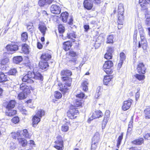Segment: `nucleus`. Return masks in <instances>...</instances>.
<instances>
[{"label":"nucleus","mask_w":150,"mask_h":150,"mask_svg":"<svg viewBox=\"0 0 150 150\" xmlns=\"http://www.w3.org/2000/svg\"><path fill=\"white\" fill-rule=\"evenodd\" d=\"M21 135H23L25 137L30 139V138L31 135L30 134L27 129H24L20 132Z\"/></svg>","instance_id":"obj_20"},{"label":"nucleus","mask_w":150,"mask_h":150,"mask_svg":"<svg viewBox=\"0 0 150 150\" xmlns=\"http://www.w3.org/2000/svg\"><path fill=\"white\" fill-rule=\"evenodd\" d=\"M146 42V40H144V41L140 40L139 42L138 47L140 48L142 47L143 49H146L147 45Z\"/></svg>","instance_id":"obj_25"},{"label":"nucleus","mask_w":150,"mask_h":150,"mask_svg":"<svg viewBox=\"0 0 150 150\" xmlns=\"http://www.w3.org/2000/svg\"><path fill=\"white\" fill-rule=\"evenodd\" d=\"M139 33H140V36H141L145 35V34L144 32V30H143L142 28H140L139 29Z\"/></svg>","instance_id":"obj_57"},{"label":"nucleus","mask_w":150,"mask_h":150,"mask_svg":"<svg viewBox=\"0 0 150 150\" xmlns=\"http://www.w3.org/2000/svg\"><path fill=\"white\" fill-rule=\"evenodd\" d=\"M17 71L16 69H11L8 72V74L10 75H15L17 73Z\"/></svg>","instance_id":"obj_44"},{"label":"nucleus","mask_w":150,"mask_h":150,"mask_svg":"<svg viewBox=\"0 0 150 150\" xmlns=\"http://www.w3.org/2000/svg\"><path fill=\"white\" fill-rule=\"evenodd\" d=\"M68 16V13L66 12H65L61 13L60 18H62V21L66 23L67 22Z\"/></svg>","instance_id":"obj_24"},{"label":"nucleus","mask_w":150,"mask_h":150,"mask_svg":"<svg viewBox=\"0 0 150 150\" xmlns=\"http://www.w3.org/2000/svg\"><path fill=\"white\" fill-rule=\"evenodd\" d=\"M99 136L98 133H96L92 139V142L91 143V150H95L99 141Z\"/></svg>","instance_id":"obj_7"},{"label":"nucleus","mask_w":150,"mask_h":150,"mask_svg":"<svg viewBox=\"0 0 150 150\" xmlns=\"http://www.w3.org/2000/svg\"><path fill=\"white\" fill-rule=\"evenodd\" d=\"M77 98L78 99H76L77 102L79 103H82L81 102H80L81 101V99H82L84 97V94L83 93H81L80 94H78L76 96Z\"/></svg>","instance_id":"obj_37"},{"label":"nucleus","mask_w":150,"mask_h":150,"mask_svg":"<svg viewBox=\"0 0 150 150\" xmlns=\"http://www.w3.org/2000/svg\"><path fill=\"white\" fill-rule=\"evenodd\" d=\"M28 34L26 32H25L22 33L21 35V40L23 41H26L28 39Z\"/></svg>","instance_id":"obj_41"},{"label":"nucleus","mask_w":150,"mask_h":150,"mask_svg":"<svg viewBox=\"0 0 150 150\" xmlns=\"http://www.w3.org/2000/svg\"><path fill=\"white\" fill-rule=\"evenodd\" d=\"M137 69L139 73L144 74L146 72V68L142 62H140L137 64Z\"/></svg>","instance_id":"obj_9"},{"label":"nucleus","mask_w":150,"mask_h":150,"mask_svg":"<svg viewBox=\"0 0 150 150\" xmlns=\"http://www.w3.org/2000/svg\"><path fill=\"white\" fill-rule=\"evenodd\" d=\"M120 61H122L123 62L126 58V56L125 53L124 52H121L120 54Z\"/></svg>","instance_id":"obj_50"},{"label":"nucleus","mask_w":150,"mask_h":150,"mask_svg":"<svg viewBox=\"0 0 150 150\" xmlns=\"http://www.w3.org/2000/svg\"><path fill=\"white\" fill-rule=\"evenodd\" d=\"M12 136L13 139H17L19 144L22 146L25 147L27 145V141L24 138H21V136L19 131L16 132L12 133Z\"/></svg>","instance_id":"obj_3"},{"label":"nucleus","mask_w":150,"mask_h":150,"mask_svg":"<svg viewBox=\"0 0 150 150\" xmlns=\"http://www.w3.org/2000/svg\"><path fill=\"white\" fill-rule=\"evenodd\" d=\"M22 50L25 53H28L29 52V49L28 45L26 44L22 45Z\"/></svg>","instance_id":"obj_33"},{"label":"nucleus","mask_w":150,"mask_h":150,"mask_svg":"<svg viewBox=\"0 0 150 150\" xmlns=\"http://www.w3.org/2000/svg\"><path fill=\"white\" fill-rule=\"evenodd\" d=\"M63 140L61 137L58 136L57 137V140L55 142V145L54 147L57 149L62 150L63 149Z\"/></svg>","instance_id":"obj_6"},{"label":"nucleus","mask_w":150,"mask_h":150,"mask_svg":"<svg viewBox=\"0 0 150 150\" xmlns=\"http://www.w3.org/2000/svg\"><path fill=\"white\" fill-rule=\"evenodd\" d=\"M118 24L120 25H122V22L124 21L123 14L118 13Z\"/></svg>","instance_id":"obj_31"},{"label":"nucleus","mask_w":150,"mask_h":150,"mask_svg":"<svg viewBox=\"0 0 150 150\" xmlns=\"http://www.w3.org/2000/svg\"><path fill=\"white\" fill-rule=\"evenodd\" d=\"M20 89L23 91V92L27 94H29L30 92V89L31 87L28 86L25 83H23L20 85Z\"/></svg>","instance_id":"obj_10"},{"label":"nucleus","mask_w":150,"mask_h":150,"mask_svg":"<svg viewBox=\"0 0 150 150\" xmlns=\"http://www.w3.org/2000/svg\"><path fill=\"white\" fill-rule=\"evenodd\" d=\"M17 147V145L13 143H11L10 147L12 149H16Z\"/></svg>","instance_id":"obj_58"},{"label":"nucleus","mask_w":150,"mask_h":150,"mask_svg":"<svg viewBox=\"0 0 150 150\" xmlns=\"http://www.w3.org/2000/svg\"><path fill=\"white\" fill-rule=\"evenodd\" d=\"M28 94L22 92L18 95L17 97L20 100L24 99L27 97Z\"/></svg>","instance_id":"obj_32"},{"label":"nucleus","mask_w":150,"mask_h":150,"mask_svg":"<svg viewBox=\"0 0 150 150\" xmlns=\"http://www.w3.org/2000/svg\"><path fill=\"white\" fill-rule=\"evenodd\" d=\"M112 75H107L105 76L103 79V83L104 84L107 85L108 83L110 82L112 78Z\"/></svg>","instance_id":"obj_17"},{"label":"nucleus","mask_w":150,"mask_h":150,"mask_svg":"<svg viewBox=\"0 0 150 150\" xmlns=\"http://www.w3.org/2000/svg\"><path fill=\"white\" fill-rule=\"evenodd\" d=\"M72 74L71 71L69 70L62 71L61 73L62 76H65L62 77V79L63 81V84L62 87H60V90L63 94H65L68 91L69 88L67 87L71 86L72 79L69 76Z\"/></svg>","instance_id":"obj_1"},{"label":"nucleus","mask_w":150,"mask_h":150,"mask_svg":"<svg viewBox=\"0 0 150 150\" xmlns=\"http://www.w3.org/2000/svg\"><path fill=\"white\" fill-rule=\"evenodd\" d=\"M150 2V0H139V4L143 8H145Z\"/></svg>","instance_id":"obj_18"},{"label":"nucleus","mask_w":150,"mask_h":150,"mask_svg":"<svg viewBox=\"0 0 150 150\" xmlns=\"http://www.w3.org/2000/svg\"><path fill=\"white\" fill-rule=\"evenodd\" d=\"M69 54L70 56L74 58H76V57L77 56V54L76 53L73 51H70L69 52Z\"/></svg>","instance_id":"obj_49"},{"label":"nucleus","mask_w":150,"mask_h":150,"mask_svg":"<svg viewBox=\"0 0 150 150\" xmlns=\"http://www.w3.org/2000/svg\"><path fill=\"white\" fill-rule=\"evenodd\" d=\"M71 104L70 108L67 112L68 117L71 119L76 118L79 114L78 109L80 108L82 104Z\"/></svg>","instance_id":"obj_2"},{"label":"nucleus","mask_w":150,"mask_h":150,"mask_svg":"<svg viewBox=\"0 0 150 150\" xmlns=\"http://www.w3.org/2000/svg\"><path fill=\"white\" fill-rule=\"evenodd\" d=\"M63 48L65 51L69 50L71 46V43L69 41L64 42L63 44Z\"/></svg>","instance_id":"obj_22"},{"label":"nucleus","mask_w":150,"mask_h":150,"mask_svg":"<svg viewBox=\"0 0 150 150\" xmlns=\"http://www.w3.org/2000/svg\"><path fill=\"white\" fill-rule=\"evenodd\" d=\"M144 139L142 138L134 140L132 142V143L136 145H140L143 143Z\"/></svg>","instance_id":"obj_30"},{"label":"nucleus","mask_w":150,"mask_h":150,"mask_svg":"<svg viewBox=\"0 0 150 150\" xmlns=\"http://www.w3.org/2000/svg\"><path fill=\"white\" fill-rule=\"evenodd\" d=\"M27 28L29 31L32 32L33 28V23H29L27 26Z\"/></svg>","instance_id":"obj_48"},{"label":"nucleus","mask_w":150,"mask_h":150,"mask_svg":"<svg viewBox=\"0 0 150 150\" xmlns=\"http://www.w3.org/2000/svg\"><path fill=\"white\" fill-rule=\"evenodd\" d=\"M144 137L145 139H148L150 137V133H147L144 136Z\"/></svg>","instance_id":"obj_63"},{"label":"nucleus","mask_w":150,"mask_h":150,"mask_svg":"<svg viewBox=\"0 0 150 150\" xmlns=\"http://www.w3.org/2000/svg\"><path fill=\"white\" fill-rule=\"evenodd\" d=\"M120 62L118 64L117 67V69H119L120 68L123 63V62L122 61H120Z\"/></svg>","instance_id":"obj_60"},{"label":"nucleus","mask_w":150,"mask_h":150,"mask_svg":"<svg viewBox=\"0 0 150 150\" xmlns=\"http://www.w3.org/2000/svg\"><path fill=\"white\" fill-rule=\"evenodd\" d=\"M100 88H98L97 90H96V92L95 95V97L96 98H98L100 96V94L99 93L100 91Z\"/></svg>","instance_id":"obj_55"},{"label":"nucleus","mask_w":150,"mask_h":150,"mask_svg":"<svg viewBox=\"0 0 150 150\" xmlns=\"http://www.w3.org/2000/svg\"><path fill=\"white\" fill-rule=\"evenodd\" d=\"M58 30L59 33H63L64 31V28L62 25H60L58 27Z\"/></svg>","instance_id":"obj_47"},{"label":"nucleus","mask_w":150,"mask_h":150,"mask_svg":"<svg viewBox=\"0 0 150 150\" xmlns=\"http://www.w3.org/2000/svg\"><path fill=\"white\" fill-rule=\"evenodd\" d=\"M123 134L122 133L121 135H120L117 139V148H119L120 146V145L121 143V142L122 140L123 139Z\"/></svg>","instance_id":"obj_39"},{"label":"nucleus","mask_w":150,"mask_h":150,"mask_svg":"<svg viewBox=\"0 0 150 150\" xmlns=\"http://www.w3.org/2000/svg\"><path fill=\"white\" fill-rule=\"evenodd\" d=\"M51 56L48 53H44L42 54L41 56L42 61L47 62L51 58Z\"/></svg>","instance_id":"obj_16"},{"label":"nucleus","mask_w":150,"mask_h":150,"mask_svg":"<svg viewBox=\"0 0 150 150\" xmlns=\"http://www.w3.org/2000/svg\"><path fill=\"white\" fill-rule=\"evenodd\" d=\"M76 58H74L71 60H69V62L72 65H74L76 64Z\"/></svg>","instance_id":"obj_54"},{"label":"nucleus","mask_w":150,"mask_h":150,"mask_svg":"<svg viewBox=\"0 0 150 150\" xmlns=\"http://www.w3.org/2000/svg\"><path fill=\"white\" fill-rule=\"evenodd\" d=\"M13 60L14 63L16 64H18L22 61L23 58L22 57L18 56L14 57L13 59Z\"/></svg>","instance_id":"obj_28"},{"label":"nucleus","mask_w":150,"mask_h":150,"mask_svg":"<svg viewBox=\"0 0 150 150\" xmlns=\"http://www.w3.org/2000/svg\"><path fill=\"white\" fill-rule=\"evenodd\" d=\"M124 9L123 4H119L118 8V13L120 14H124Z\"/></svg>","instance_id":"obj_34"},{"label":"nucleus","mask_w":150,"mask_h":150,"mask_svg":"<svg viewBox=\"0 0 150 150\" xmlns=\"http://www.w3.org/2000/svg\"><path fill=\"white\" fill-rule=\"evenodd\" d=\"M109 118V117H107L105 116L103 122L104 123H107Z\"/></svg>","instance_id":"obj_62"},{"label":"nucleus","mask_w":150,"mask_h":150,"mask_svg":"<svg viewBox=\"0 0 150 150\" xmlns=\"http://www.w3.org/2000/svg\"><path fill=\"white\" fill-rule=\"evenodd\" d=\"M103 113L100 110L95 111L93 113L91 117L88 118V121L89 122L94 119L99 118L101 117Z\"/></svg>","instance_id":"obj_12"},{"label":"nucleus","mask_w":150,"mask_h":150,"mask_svg":"<svg viewBox=\"0 0 150 150\" xmlns=\"http://www.w3.org/2000/svg\"><path fill=\"white\" fill-rule=\"evenodd\" d=\"M51 12L55 14H59L61 12V9L58 6L55 5H52L50 8Z\"/></svg>","instance_id":"obj_11"},{"label":"nucleus","mask_w":150,"mask_h":150,"mask_svg":"<svg viewBox=\"0 0 150 150\" xmlns=\"http://www.w3.org/2000/svg\"><path fill=\"white\" fill-rule=\"evenodd\" d=\"M113 66L112 61L108 60L105 61L103 66V70L107 74H111L112 72L111 67Z\"/></svg>","instance_id":"obj_4"},{"label":"nucleus","mask_w":150,"mask_h":150,"mask_svg":"<svg viewBox=\"0 0 150 150\" xmlns=\"http://www.w3.org/2000/svg\"><path fill=\"white\" fill-rule=\"evenodd\" d=\"M39 67L42 69H46L48 67V64L47 62L40 61L39 63Z\"/></svg>","instance_id":"obj_21"},{"label":"nucleus","mask_w":150,"mask_h":150,"mask_svg":"<svg viewBox=\"0 0 150 150\" xmlns=\"http://www.w3.org/2000/svg\"><path fill=\"white\" fill-rule=\"evenodd\" d=\"M32 74V72L29 71L28 74L25 75L22 79V80L23 82H26L28 83H32L34 82V81L32 79V77L33 76Z\"/></svg>","instance_id":"obj_8"},{"label":"nucleus","mask_w":150,"mask_h":150,"mask_svg":"<svg viewBox=\"0 0 150 150\" xmlns=\"http://www.w3.org/2000/svg\"><path fill=\"white\" fill-rule=\"evenodd\" d=\"M40 118L36 115L33 118V126L35 127L36 125L40 121Z\"/></svg>","instance_id":"obj_19"},{"label":"nucleus","mask_w":150,"mask_h":150,"mask_svg":"<svg viewBox=\"0 0 150 150\" xmlns=\"http://www.w3.org/2000/svg\"><path fill=\"white\" fill-rule=\"evenodd\" d=\"M112 56L110 53L106 52L105 55L104 57L106 59H110L112 58Z\"/></svg>","instance_id":"obj_52"},{"label":"nucleus","mask_w":150,"mask_h":150,"mask_svg":"<svg viewBox=\"0 0 150 150\" xmlns=\"http://www.w3.org/2000/svg\"><path fill=\"white\" fill-rule=\"evenodd\" d=\"M6 48L8 51L14 52L18 49V46L16 45H8L6 47Z\"/></svg>","instance_id":"obj_14"},{"label":"nucleus","mask_w":150,"mask_h":150,"mask_svg":"<svg viewBox=\"0 0 150 150\" xmlns=\"http://www.w3.org/2000/svg\"><path fill=\"white\" fill-rule=\"evenodd\" d=\"M76 34L74 31H71L69 33L67 34V37L69 38H76Z\"/></svg>","instance_id":"obj_43"},{"label":"nucleus","mask_w":150,"mask_h":150,"mask_svg":"<svg viewBox=\"0 0 150 150\" xmlns=\"http://www.w3.org/2000/svg\"><path fill=\"white\" fill-rule=\"evenodd\" d=\"M113 36L112 35H109L107 38V42L109 43H112L113 42Z\"/></svg>","instance_id":"obj_46"},{"label":"nucleus","mask_w":150,"mask_h":150,"mask_svg":"<svg viewBox=\"0 0 150 150\" xmlns=\"http://www.w3.org/2000/svg\"><path fill=\"white\" fill-rule=\"evenodd\" d=\"M85 8L88 10L91 9L93 6V3L90 0H85L83 3Z\"/></svg>","instance_id":"obj_13"},{"label":"nucleus","mask_w":150,"mask_h":150,"mask_svg":"<svg viewBox=\"0 0 150 150\" xmlns=\"http://www.w3.org/2000/svg\"><path fill=\"white\" fill-rule=\"evenodd\" d=\"M8 80L7 76L1 72L0 73V82L6 81Z\"/></svg>","instance_id":"obj_29"},{"label":"nucleus","mask_w":150,"mask_h":150,"mask_svg":"<svg viewBox=\"0 0 150 150\" xmlns=\"http://www.w3.org/2000/svg\"><path fill=\"white\" fill-rule=\"evenodd\" d=\"M145 23L148 26H150V18H146V20Z\"/></svg>","instance_id":"obj_59"},{"label":"nucleus","mask_w":150,"mask_h":150,"mask_svg":"<svg viewBox=\"0 0 150 150\" xmlns=\"http://www.w3.org/2000/svg\"><path fill=\"white\" fill-rule=\"evenodd\" d=\"M131 104H123L122 106V109L124 111L127 110L130 107Z\"/></svg>","instance_id":"obj_42"},{"label":"nucleus","mask_w":150,"mask_h":150,"mask_svg":"<svg viewBox=\"0 0 150 150\" xmlns=\"http://www.w3.org/2000/svg\"><path fill=\"white\" fill-rule=\"evenodd\" d=\"M69 124V122H67L66 124L62 125L61 127L62 130L65 132L69 130V126L68 125Z\"/></svg>","instance_id":"obj_38"},{"label":"nucleus","mask_w":150,"mask_h":150,"mask_svg":"<svg viewBox=\"0 0 150 150\" xmlns=\"http://www.w3.org/2000/svg\"><path fill=\"white\" fill-rule=\"evenodd\" d=\"M11 120L12 122L15 124L18 123L19 121V118L18 117H14Z\"/></svg>","instance_id":"obj_53"},{"label":"nucleus","mask_w":150,"mask_h":150,"mask_svg":"<svg viewBox=\"0 0 150 150\" xmlns=\"http://www.w3.org/2000/svg\"><path fill=\"white\" fill-rule=\"evenodd\" d=\"M134 76L139 81L144 80L145 78V76L143 75L136 74L134 75Z\"/></svg>","instance_id":"obj_40"},{"label":"nucleus","mask_w":150,"mask_h":150,"mask_svg":"<svg viewBox=\"0 0 150 150\" xmlns=\"http://www.w3.org/2000/svg\"><path fill=\"white\" fill-rule=\"evenodd\" d=\"M45 114V112L43 110L39 109L36 111L35 115L40 117V118L44 116Z\"/></svg>","instance_id":"obj_27"},{"label":"nucleus","mask_w":150,"mask_h":150,"mask_svg":"<svg viewBox=\"0 0 150 150\" xmlns=\"http://www.w3.org/2000/svg\"><path fill=\"white\" fill-rule=\"evenodd\" d=\"M54 96L56 98L59 99L62 97V94L60 92L56 91L55 92Z\"/></svg>","instance_id":"obj_45"},{"label":"nucleus","mask_w":150,"mask_h":150,"mask_svg":"<svg viewBox=\"0 0 150 150\" xmlns=\"http://www.w3.org/2000/svg\"><path fill=\"white\" fill-rule=\"evenodd\" d=\"M14 104H8L6 106V108L8 110L6 112V115L9 116H12L16 113V111L12 110L15 106Z\"/></svg>","instance_id":"obj_5"},{"label":"nucleus","mask_w":150,"mask_h":150,"mask_svg":"<svg viewBox=\"0 0 150 150\" xmlns=\"http://www.w3.org/2000/svg\"><path fill=\"white\" fill-rule=\"evenodd\" d=\"M88 83L87 81H83L81 84V87L85 91H86L88 90Z\"/></svg>","instance_id":"obj_36"},{"label":"nucleus","mask_w":150,"mask_h":150,"mask_svg":"<svg viewBox=\"0 0 150 150\" xmlns=\"http://www.w3.org/2000/svg\"><path fill=\"white\" fill-rule=\"evenodd\" d=\"M32 74L33 75L32 77L33 80L34 79H39L41 81L43 80V77L40 74L38 73L35 74L34 73L32 72Z\"/></svg>","instance_id":"obj_23"},{"label":"nucleus","mask_w":150,"mask_h":150,"mask_svg":"<svg viewBox=\"0 0 150 150\" xmlns=\"http://www.w3.org/2000/svg\"><path fill=\"white\" fill-rule=\"evenodd\" d=\"M9 61V59L8 58H6L2 59L1 62V64L2 65H5L8 63Z\"/></svg>","instance_id":"obj_51"},{"label":"nucleus","mask_w":150,"mask_h":150,"mask_svg":"<svg viewBox=\"0 0 150 150\" xmlns=\"http://www.w3.org/2000/svg\"><path fill=\"white\" fill-rule=\"evenodd\" d=\"M84 28L85 29V31H87L89 28V25H85L83 26Z\"/></svg>","instance_id":"obj_64"},{"label":"nucleus","mask_w":150,"mask_h":150,"mask_svg":"<svg viewBox=\"0 0 150 150\" xmlns=\"http://www.w3.org/2000/svg\"><path fill=\"white\" fill-rule=\"evenodd\" d=\"M144 112L145 118L146 119H150V105L144 110Z\"/></svg>","instance_id":"obj_26"},{"label":"nucleus","mask_w":150,"mask_h":150,"mask_svg":"<svg viewBox=\"0 0 150 150\" xmlns=\"http://www.w3.org/2000/svg\"><path fill=\"white\" fill-rule=\"evenodd\" d=\"M110 111L108 110H106L105 116L107 117H110Z\"/></svg>","instance_id":"obj_61"},{"label":"nucleus","mask_w":150,"mask_h":150,"mask_svg":"<svg viewBox=\"0 0 150 150\" xmlns=\"http://www.w3.org/2000/svg\"><path fill=\"white\" fill-rule=\"evenodd\" d=\"M53 0H40L38 2V4L40 6H43L47 4H50Z\"/></svg>","instance_id":"obj_15"},{"label":"nucleus","mask_w":150,"mask_h":150,"mask_svg":"<svg viewBox=\"0 0 150 150\" xmlns=\"http://www.w3.org/2000/svg\"><path fill=\"white\" fill-rule=\"evenodd\" d=\"M113 52V48L112 47H110L108 48L107 52L110 53L111 54H112V53Z\"/></svg>","instance_id":"obj_56"},{"label":"nucleus","mask_w":150,"mask_h":150,"mask_svg":"<svg viewBox=\"0 0 150 150\" xmlns=\"http://www.w3.org/2000/svg\"><path fill=\"white\" fill-rule=\"evenodd\" d=\"M39 28L41 33H42L43 35L44 36L45 31L47 30L46 27L43 25H41L39 26Z\"/></svg>","instance_id":"obj_35"}]
</instances>
